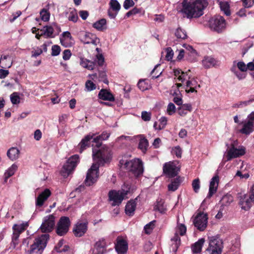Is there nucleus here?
<instances>
[{"label":"nucleus","mask_w":254,"mask_h":254,"mask_svg":"<svg viewBox=\"0 0 254 254\" xmlns=\"http://www.w3.org/2000/svg\"><path fill=\"white\" fill-rule=\"evenodd\" d=\"M41 31H42L41 35H44L47 38H52L54 37L53 34L54 31V28L52 24L51 25L45 26L43 29L41 30Z\"/></svg>","instance_id":"nucleus-30"},{"label":"nucleus","mask_w":254,"mask_h":254,"mask_svg":"<svg viewBox=\"0 0 254 254\" xmlns=\"http://www.w3.org/2000/svg\"><path fill=\"white\" fill-rule=\"evenodd\" d=\"M248 121L244 123L243 127L240 130V132L246 135H249L254 130V120L249 115Z\"/></svg>","instance_id":"nucleus-15"},{"label":"nucleus","mask_w":254,"mask_h":254,"mask_svg":"<svg viewBox=\"0 0 254 254\" xmlns=\"http://www.w3.org/2000/svg\"><path fill=\"white\" fill-rule=\"evenodd\" d=\"M85 87L88 91H91L96 89V85L91 80H88L86 82Z\"/></svg>","instance_id":"nucleus-53"},{"label":"nucleus","mask_w":254,"mask_h":254,"mask_svg":"<svg viewBox=\"0 0 254 254\" xmlns=\"http://www.w3.org/2000/svg\"><path fill=\"white\" fill-rule=\"evenodd\" d=\"M106 243L105 240L98 241L95 244L93 250L94 254H103L106 252Z\"/></svg>","instance_id":"nucleus-20"},{"label":"nucleus","mask_w":254,"mask_h":254,"mask_svg":"<svg viewBox=\"0 0 254 254\" xmlns=\"http://www.w3.org/2000/svg\"><path fill=\"white\" fill-rule=\"evenodd\" d=\"M222 201L224 203H226V204H229L233 201V197L230 195L224 196Z\"/></svg>","instance_id":"nucleus-60"},{"label":"nucleus","mask_w":254,"mask_h":254,"mask_svg":"<svg viewBox=\"0 0 254 254\" xmlns=\"http://www.w3.org/2000/svg\"><path fill=\"white\" fill-rule=\"evenodd\" d=\"M149 143L147 139L145 137H141L139 140L138 143V148L140 149L142 152L145 153L148 147Z\"/></svg>","instance_id":"nucleus-34"},{"label":"nucleus","mask_w":254,"mask_h":254,"mask_svg":"<svg viewBox=\"0 0 254 254\" xmlns=\"http://www.w3.org/2000/svg\"><path fill=\"white\" fill-rule=\"evenodd\" d=\"M204 239L201 238L194 244H193L191 247V249L192 253L193 254L200 253L201 252L202 247L204 244Z\"/></svg>","instance_id":"nucleus-24"},{"label":"nucleus","mask_w":254,"mask_h":254,"mask_svg":"<svg viewBox=\"0 0 254 254\" xmlns=\"http://www.w3.org/2000/svg\"><path fill=\"white\" fill-rule=\"evenodd\" d=\"M109 197L113 201V206L119 205L124 199V194L120 191L112 190L109 192Z\"/></svg>","instance_id":"nucleus-12"},{"label":"nucleus","mask_w":254,"mask_h":254,"mask_svg":"<svg viewBox=\"0 0 254 254\" xmlns=\"http://www.w3.org/2000/svg\"><path fill=\"white\" fill-rule=\"evenodd\" d=\"M10 101L13 104H17L20 103V97L18 93L14 92L10 95Z\"/></svg>","instance_id":"nucleus-44"},{"label":"nucleus","mask_w":254,"mask_h":254,"mask_svg":"<svg viewBox=\"0 0 254 254\" xmlns=\"http://www.w3.org/2000/svg\"><path fill=\"white\" fill-rule=\"evenodd\" d=\"M99 80L102 81L107 84H108V80L107 78V75L105 71H101L99 72Z\"/></svg>","instance_id":"nucleus-48"},{"label":"nucleus","mask_w":254,"mask_h":254,"mask_svg":"<svg viewBox=\"0 0 254 254\" xmlns=\"http://www.w3.org/2000/svg\"><path fill=\"white\" fill-rule=\"evenodd\" d=\"M192 187L195 192L197 193L198 192L200 189V181L199 179H195L192 181Z\"/></svg>","instance_id":"nucleus-47"},{"label":"nucleus","mask_w":254,"mask_h":254,"mask_svg":"<svg viewBox=\"0 0 254 254\" xmlns=\"http://www.w3.org/2000/svg\"><path fill=\"white\" fill-rule=\"evenodd\" d=\"M219 4L221 10L223 11L227 16L230 15V6L228 3L227 2H220Z\"/></svg>","instance_id":"nucleus-40"},{"label":"nucleus","mask_w":254,"mask_h":254,"mask_svg":"<svg viewBox=\"0 0 254 254\" xmlns=\"http://www.w3.org/2000/svg\"><path fill=\"white\" fill-rule=\"evenodd\" d=\"M136 203L135 200H130L127 203L125 208L126 214L128 216H132L134 214L135 210Z\"/></svg>","instance_id":"nucleus-22"},{"label":"nucleus","mask_w":254,"mask_h":254,"mask_svg":"<svg viewBox=\"0 0 254 254\" xmlns=\"http://www.w3.org/2000/svg\"><path fill=\"white\" fill-rule=\"evenodd\" d=\"M155 223L156 221L153 220L145 225L144 230L146 234H150L152 232V230L155 227Z\"/></svg>","instance_id":"nucleus-41"},{"label":"nucleus","mask_w":254,"mask_h":254,"mask_svg":"<svg viewBox=\"0 0 254 254\" xmlns=\"http://www.w3.org/2000/svg\"><path fill=\"white\" fill-rule=\"evenodd\" d=\"M17 166L15 165V164H13L7 171L6 172L4 173V177H5V178H4V182H7V179L10 177L11 176H12L15 173V172L16 171V170H17Z\"/></svg>","instance_id":"nucleus-36"},{"label":"nucleus","mask_w":254,"mask_h":254,"mask_svg":"<svg viewBox=\"0 0 254 254\" xmlns=\"http://www.w3.org/2000/svg\"><path fill=\"white\" fill-rule=\"evenodd\" d=\"M92 142L96 143V146L99 148L96 150L93 149V158L95 163H93L91 168L88 170L84 183L87 186H90L94 184L99 177V168L100 165H103L107 162L111 157V150L106 145L102 146L101 141L103 140L99 135L93 137Z\"/></svg>","instance_id":"nucleus-1"},{"label":"nucleus","mask_w":254,"mask_h":254,"mask_svg":"<svg viewBox=\"0 0 254 254\" xmlns=\"http://www.w3.org/2000/svg\"><path fill=\"white\" fill-rule=\"evenodd\" d=\"M203 66L206 68H209L215 66L217 64L216 60L211 57H205L202 61Z\"/></svg>","instance_id":"nucleus-26"},{"label":"nucleus","mask_w":254,"mask_h":254,"mask_svg":"<svg viewBox=\"0 0 254 254\" xmlns=\"http://www.w3.org/2000/svg\"><path fill=\"white\" fill-rule=\"evenodd\" d=\"M192 110V107L190 104H184L181 105L178 108V114L182 116H185L188 111L190 112Z\"/></svg>","instance_id":"nucleus-27"},{"label":"nucleus","mask_w":254,"mask_h":254,"mask_svg":"<svg viewBox=\"0 0 254 254\" xmlns=\"http://www.w3.org/2000/svg\"><path fill=\"white\" fill-rule=\"evenodd\" d=\"M186 230L187 228L185 225L182 224L178 225L177 232L179 233L180 235L183 236L185 235L186 232Z\"/></svg>","instance_id":"nucleus-55"},{"label":"nucleus","mask_w":254,"mask_h":254,"mask_svg":"<svg viewBox=\"0 0 254 254\" xmlns=\"http://www.w3.org/2000/svg\"><path fill=\"white\" fill-rule=\"evenodd\" d=\"M19 150L16 147H11L7 151V156L11 161H14L19 158Z\"/></svg>","instance_id":"nucleus-25"},{"label":"nucleus","mask_w":254,"mask_h":254,"mask_svg":"<svg viewBox=\"0 0 254 254\" xmlns=\"http://www.w3.org/2000/svg\"><path fill=\"white\" fill-rule=\"evenodd\" d=\"M207 215L203 213H198L193 220L194 226L200 231H203L207 227Z\"/></svg>","instance_id":"nucleus-11"},{"label":"nucleus","mask_w":254,"mask_h":254,"mask_svg":"<svg viewBox=\"0 0 254 254\" xmlns=\"http://www.w3.org/2000/svg\"><path fill=\"white\" fill-rule=\"evenodd\" d=\"M137 86L139 89L144 91L148 89L149 85L145 82L144 80L140 79L139 80L137 83Z\"/></svg>","instance_id":"nucleus-43"},{"label":"nucleus","mask_w":254,"mask_h":254,"mask_svg":"<svg viewBox=\"0 0 254 254\" xmlns=\"http://www.w3.org/2000/svg\"><path fill=\"white\" fill-rule=\"evenodd\" d=\"M79 161L78 155H74L70 157L64 165L61 173L64 178L67 177L74 170Z\"/></svg>","instance_id":"nucleus-6"},{"label":"nucleus","mask_w":254,"mask_h":254,"mask_svg":"<svg viewBox=\"0 0 254 254\" xmlns=\"http://www.w3.org/2000/svg\"><path fill=\"white\" fill-rule=\"evenodd\" d=\"M154 209L155 210H158L161 213H165L166 210L164 205V201L162 200L157 201L156 204L155 205Z\"/></svg>","instance_id":"nucleus-38"},{"label":"nucleus","mask_w":254,"mask_h":254,"mask_svg":"<svg viewBox=\"0 0 254 254\" xmlns=\"http://www.w3.org/2000/svg\"><path fill=\"white\" fill-rule=\"evenodd\" d=\"M151 113L147 111H142L141 113V118L145 122L149 121L151 119Z\"/></svg>","instance_id":"nucleus-54"},{"label":"nucleus","mask_w":254,"mask_h":254,"mask_svg":"<svg viewBox=\"0 0 254 254\" xmlns=\"http://www.w3.org/2000/svg\"><path fill=\"white\" fill-rule=\"evenodd\" d=\"M87 230V222H78L74 226L73 233L77 237H82Z\"/></svg>","instance_id":"nucleus-13"},{"label":"nucleus","mask_w":254,"mask_h":254,"mask_svg":"<svg viewBox=\"0 0 254 254\" xmlns=\"http://www.w3.org/2000/svg\"><path fill=\"white\" fill-rule=\"evenodd\" d=\"M219 181V178L217 175L213 177L211 179L209 184L207 197H211L217 191Z\"/></svg>","instance_id":"nucleus-18"},{"label":"nucleus","mask_w":254,"mask_h":254,"mask_svg":"<svg viewBox=\"0 0 254 254\" xmlns=\"http://www.w3.org/2000/svg\"><path fill=\"white\" fill-rule=\"evenodd\" d=\"M177 162H169L166 163L163 166V172L169 178H172L177 175L180 168L177 166Z\"/></svg>","instance_id":"nucleus-10"},{"label":"nucleus","mask_w":254,"mask_h":254,"mask_svg":"<svg viewBox=\"0 0 254 254\" xmlns=\"http://www.w3.org/2000/svg\"><path fill=\"white\" fill-rule=\"evenodd\" d=\"M70 225V221L68 217H61L57 224V234L61 236L65 235L68 231Z\"/></svg>","instance_id":"nucleus-8"},{"label":"nucleus","mask_w":254,"mask_h":254,"mask_svg":"<svg viewBox=\"0 0 254 254\" xmlns=\"http://www.w3.org/2000/svg\"><path fill=\"white\" fill-rule=\"evenodd\" d=\"M98 97L103 100H107L109 101H114L115 98L110 92L106 89H102L98 94Z\"/></svg>","instance_id":"nucleus-23"},{"label":"nucleus","mask_w":254,"mask_h":254,"mask_svg":"<svg viewBox=\"0 0 254 254\" xmlns=\"http://www.w3.org/2000/svg\"><path fill=\"white\" fill-rule=\"evenodd\" d=\"M209 246L206 250L210 254H221L222 253L223 242L217 236L208 237Z\"/></svg>","instance_id":"nucleus-5"},{"label":"nucleus","mask_w":254,"mask_h":254,"mask_svg":"<svg viewBox=\"0 0 254 254\" xmlns=\"http://www.w3.org/2000/svg\"><path fill=\"white\" fill-rule=\"evenodd\" d=\"M120 164L121 167H124L131 172L135 177H138L143 174V163L139 159L129 161L122 159L120 161Z\"/></svg>","instance_id":"nucleus-3"},{"label":"nucleus","mask_w":254,"mask_h":254,"mask_svg":"<svg viewBox=\"0 0 254 254\" xmlns=\"http://www.w3.org/2000/svg\"><path fill=\"white\" fill-rule=\"evenodd\" d=\"M61 52V48L59 46L55 45L52 47V53L51 55L52 56H57L59 55Z\"/></svg>","instance_id":"nucleus-50"},{"label":"nucleus","mask_w":254,"mask_h":254,"mask_svg":"<svg viewBox=\"0 0 254 254\" xmlns=\"http://www.w3.org/2000/svg\"><path fill=\"white\" fill-rule=\"evenodd\" d=\"M19 235L20 234L13 232L11 245H13V248H15L16 245L18 243V238Z\"/></svg>","instance_id":"nucleus-56"},{"label":"nucleus","mask_w":254,"mask_h":254,"mask_svg":"<svg viewBox=\"0 0 254 254\" xmlns=\"http://www.w3.org/2000/svg\"><path fill=\"white\" fill-rule=\"evenodd\" d=\"M159 66V64L156 65L153 69L152 70L151 75L152 76V78L155 79L158 78L162 73L161 71L157 70V68Z\"/></svg>","instance_id":"nucleus-45"},{"label":"nucleus","mask_w":254,"mask_h":254,"mask_svg":"<svg viewBox=\"0 0 254 254\" xmlns=\"http://www.w3.org/2000/svg\"><path fill=\"white\" fill-rule=\"evenodd\" d=\"M239 198V204L241 206V208L245 210L249 209L252 202L250 197L248 198L246 194H243L240 195Z\"/></svg>","instance_id":"nucleus-21"},{"label":"nucleus","mask_w":254,"mask_h":254,"mask_svg":"<svg viewBox=\"0 0 254 254\" xmlns=\"http://www.w3.org/2000/svg\"><path fill=\"white\" fill-rule=\"evenodd\" d=\"M186 86L187 87H196L197 86L198 87H200V85H197V83L195 80L187 81Z\"/></svg>","instance_id":"nucleus-62"},{"label":"nucleus","mask_w":254,"mask_h":254,"mask_svg":"<svg viewBox=\"0 0 254 254\" xmlns=\"http://www.w3.org/2000/svg\"><path fill=\"white\" fill-rule=\"evenodd\" d=\"M171 241L174 242V243H173L172 246V250L174 252H176L181 244L180 238L178 235L176 233L175 236L171 239Z\"/></svg>","instance_id":"nucleus-35"},{"label":"nucleus","mask_w":254,"mask_h":254,"mask_svg":"<svg viewBox=\"0 0 254 254\" xmlns=\"http://www.w3.org/2000/svg\"><path fill=\"white\" fill-rule=\"evenodd\" d=\"M210 29L218 33H221L226 28V21L223 17L220 15L214 16L209 20Z\"/></svg>","instance_id":"nucleus-7"},{"label":"nucleus","mask_w":254,"mask_h":254,"mask_svg":"<svg viewBox=\"0 0 254 254\" xmlns=\"http://www.w3.org/2000/svg\"><path fill=\"white\" fill-rule=\"evenodd\" d=\"M166 55L165 56L166 59L168 61H171L172 59V58L173 57V55H174V52H173L172 49H171V48L168 47V48H166Z\"/></svg>","instance_id":"nucleus-51"},{"label":"nucleus","mask_w":254,"mask_h":254,"mask_svg":"<svg viewBox=\"0 0 254 254\" xmlns=\"http://www.w3.org/2000/svg\"><path fill=\"white\" fill-rule=\"evenodd\" d=\"M28 226V223L27 222H23L20 224H14L12 227L13 232L20 234Z\"/></svg>","instance_id":"nucleus-31"},{"label":"nucleus","mask_w":254,"mask_h":254,"mask_svg":"<svg viewBox=\"0 0 254 254\" xmlns=\"http://www.w3.org/2000/svg\"><path fill=\"white\" fill-rule=\"evenodd\" d=\"M243 5L245 7H250L254 3V0H242Z\"/></svg>","instance_id":"nucleus-64"},{"label":"nucleus","mask_w":254,"mask_h":254,"mask_svg":"<svg viewBox=\"0 0 254 254\" xmlns=\"http://www.w3.org/2000/svg\"><path fill=\"white\" fill-rule=\"evenodd\" d=\"M51 192L50 190L46 189L42 191L37 197L36 200V205L37 206H42L44 202L48 199L51 195Z\"/></svg>","instance_id":"nucleus-19"},{"label":"nucleus","mask_w":254,"mask_h":254,"mask_svg":"<svg viewBox=\"0 0 254 254\" xmlns=\"http://www.w3.org/2000/svg\"><path fill=\"white\" fill-rule=\"evenodd\" d=\"M107 21L105 18H102L93 24V27L98 31H103L106 29Z\"/></svg>","instance_id":"nucleus-28"},{"label":"nucleus","mask_w":254,"mask_h":254,"mask_svg":"<svg viewBox=\"0 0 254 254\" xmlns=\"http://www.w3.org/2000/svg\"><path fill=\"white\" fill-rule=\"evenodd\" d=\"M78 19L76 10L74 9H72L69 13V15L68 17V19L69 21L73 22H77Z\"/></svg>","instance_id":"nucleus-42"},{"label":"nucleus","mask_w":254,"mask_h":254,"mask_svg":"<svg viewBox=\"0 0 254 254\" xmlns=\"http://www.w3.org/2000/svg\"><path fill=\"white\" fill-rule=\"evenodd\" d=\"M176 111V107L174 104L172 103H170L167 107V112L168 114L170 115H172L173 113L175 112Z\"/></svg>","instance_id":"nucleus-59"},{"label":"nucleus","mask_w":254,"mask_h":254,"mask_svg":"<svg viewBox=\"0 0 254 254\" xmlns=\"http://www.w3.org/2000/svg\"><path fill=\"white\" fill-rule=\"evenodd\" d=\"M40 16L42 20L48 21L50 18V13L45 9H43L40 12Z\"/></svg>","instance_id":"nucleus-46"},{"label":"nucleus","mask_w":254,"mask_h":254,"mask_svg":"<svg viewBox=\"0 0 254 254\" xmlns=\"http://www.w3.org/2000/svg\"><path fill=\"white\" fill-rule=\"evenodd\" d=\"M172 153L175 154L178 158H181L182 153V149L179 146H177L172 149Z\"/></svg>","instance_id":"nucleus-49"},{"label":"nucleus","mask_w":254,"mask_h":254,"mask_svg":"<svg viewBox=\"0 0 254 254\" xmlns=\"http://www.w3.org/2000/svg\"><path fill=\"white\" fill-rule=\"evenodd\" d=\"M237 66L241 71H246L247 70V65L243 62H239L237 63Z\"/></svg>","instance_id":"nucleus-63"},{"label":"nucleus","mask_w":254,"mask_h":254,"mask_svg":"<svg viewBox=\"0 0 254 254\" xmlns=\"http://www.w3.org/2000/svg\"><path fill=\"white\" fill-rule=\"evenodd\" d=\"M71 56V52L69 50H65L63 52V59L65 60H68Z\"/></svg>","instance_id":"nucleus-61"},{"label":"nucleus","mask_w":254,"mask_h":254,"mask_svg":"<svg viewBox=\"0 0 254 254\" xmlns=\"http://www.w3.org/2000/svg\"><path fill=\"white\" fill-rule=\"evenodd\" d=\"M80 64L83 67L89 70H92L94 68L95 63L84 58H80Z\"/></svg>","instance_id":"nucleus-29"},{"label":"nucleus","mask_w":254,"mask_h":254,"mask_svg":"<svg viewBox=\"0 0 254 254\" xmlns=\"http://www.w3.org/2000/svg\"><path fill=\"white\" fill-rule=\"evenodd\" d=\"M2 61V65L1 66L3 68H9L12 64L11 59L8 55L1 56L0 57Z\"/></svg>","instance_id":"nucleus-32"},{"label":"nucleus","mask_w":254,"mask_h":254,"mask_svg":"<svg viewBox=\"0 0 254 254\" xmlns=\"http://www.w3.org/2000/svg\"><path fill=\"white\" fill-rule=\"evenodd\" d=\"M232 71L234 73L235 75L239 80L244 79L246 77V74L236 70V68H232Z\"/></svg>","instance_id":"nucleus-52"},{"label":"nucleus","mask_w":254,"mask_h":254,"mask_svg":"<svg viewBox=\"0 0 254 254\" xmlns=\"http://www.w3.org/2000/svg\"><path fill=\"white\" fill-rule=\"evenodd\" d=\"M49 239V235L48 234H42L36 238L33 244L31 245L28 254H42Z\"/></svg>","instance_id":"nucleus-4"},{"label":"nucleus","mask_w":254,"mask_h":254,"mask_svg":"<svg viewBox=\"0 0 254 254\" xmlns=\"http://www.w3.org/2000/svg\"><path fill=\"white\" fill-rule=\"evenodd\" d=\"M134 5V2L133 0H125L123 4V6L125 9L127 10Z\"/></svg>","instance_id":"nucleus-57"},{"label":"nucleus","mask_w":254,"mask_h":254,"mask_svg":"<svg viewBox=\"0 0 254 254\" xmlns=\"http://www.w3.org/2000/svg\"><path fill=\"white\" fill-rule=\"evenodd\" d=\"M115 249L118 254H126L128 249L127 243L122 238L118 237Z\"/></svg>","instance_id":"nucleus-14"},{"label":"nucleus","mask_w":254,"mask_h":254,"mask_svg":"<svg viewBox=\"0 0 254 254\" xmlns=\"http://www.w3.org/2000/svg\"><path fill=\"white\" fill-rule=\"evenodd\" d=\"M167 118L165 117H161L159 120L160 125H159L158 129L161 130L163 129L167 124Z\"/></svg>","instance_id":"nucleus-58"},{"label":"nucleus","mask_w":254,"mask_h":254,"mask_svg":"<svg viewBox=\"0 0 254 254\" xmlns=\"http://www.w3.org/2000/svg\"><path fill=\"white\" fill-rule=\"evenodd\" d=\"M55 217L53 214L45 217L40 228L41 232L45 233L51 232L55 225Z\"/></svg>","instance_id":"nucleus-9"},{"label":"nucleus","mask_w":254,"mask_h":254,"mask_svg":"<svg viewBox=\"0 0 254 254\" xmlns=\"http://www.w3.org/2000/svg\"><path fill=\"white\" fill-rule=\"evenodd\" d=\"M95 136L94 133H89L86 135L78 144L79 147V152L82 153L84 150L89 147L90 145V140Z\"/></svg>","instance_id":"nucleus-17"},{"label":"nucleus","mask_w":254,"mask_h":254,"mask_svg":"<svg viewBox=\"0 0 254 254\" xmlns=\"http://www.w3.org/2000/svg\"><path fill=\"white\" fill-rule=\"evenodd\" d=\"M245 153V148L243 147L236 148L234 146L231 148L227 153V160H230L233 158L238 157L242 156Z\"/></svg>","instance_id":"nucleus-16"},{"label":"nucleus","mask_w":254,"mask_h":254,"mask_svg":"<svg viewBox=\"0 0 254 254\" xmlns=\"http://www.w3.org/2000/svg\"><path fill=\"white\" fill-rule=\"evenodd\" d=\"M110 8L115 12H118L121 9V5L117 0H111L109 3Z\"/></svg>","instance_id":"nucleus-39"},{"label":"nucleus","mask_w":254,"mask_h":254,"mask_svg":"<svg viewBox=\"0 0 254 254\" xmlns=\"http://www.w3.org/2000/svg\"><path fill=\"white\" fill-rule=\"evenodd\" d=\"M183 4V12L188 18H198L203 14V10L208 5L206 0H195L185 2Z\"/></svg>","instance_id":"nucleus-2"},{"label":"nucleus","mask_w":254,"mask_h":254,"mask_svg":"<svg viewBox=\"0 0 254 254\" xmlns=\"http://www.w3.org/2000/svg\"><path fill=\"white\" fill-rule=\"evenodd\" d=\"M175 34L178 39L184 40L187 38V32L181 28L176 29Z\"/></svg>","instance_id":"nucleus-37"},{"label":"nucleus","mask_w":254,"mask_h":254,"mask_svg":"<svg viewBox=\"0 0 254 254\" xmlns=\"http://www.w3.org/2000/svg\"><path fill=\"white\" fill-rule=\"evenodd\" d=\"M180 183L181 182L179 178H177L174 180H172L171 181V183L168 186V190L172 191H175L178 189Z\"/></svg>","instance_id":"nucleus-33"}]
</instances>
